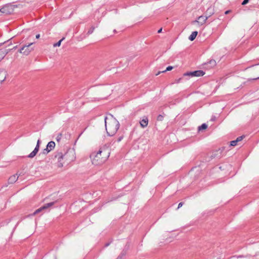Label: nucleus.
Wrapping results in <instances>:
<instances>
[{
  "label": "nucleus",
  "instance_id": "nucleus-23",
  "mask_svg": "<svg viewBox=\"0 0 259 259\" xmlns=\"http://www.w3.org/2000/svg\"><path fill=\"white\" fill-rule=\"evenodd\" d=\"M163 119V116L162 115H159L157 117V120L158 121H162Z\"/></svg>",
  "mask_w": 259,
  "mask_h": 259
},
{
  "label": "nucleus",
  "instance_id": "nucleus-30",
  "mask_svg": "<svg viewBox=\"0 0 259 259\" xmlns=\"http://www.w3.org/2000/svg\"><path fill=\"white\" fill-rule=\"evenodd\" d=\"M39 37H40V35L39 34H37V35H36V38H39Z\"/></svg>",
  "mask_w": 259,
  "mask_h": 259
},
{
  "label": "nucleus",
  "instance_id": "nucleus-13",
  "mask_svg": "<svg viewBox=\"0 0 259 259\" xmlns=\"http://www.w3.org/2000/svg\"><path fill=\"white\" fill-rule=\"evenodd\" d=\"M10 49H7L6 48L0 49V61L5 57L8 53Z\"/></svg>",
  "mask_w": 259,
  "mask_h": 259
},
{
  "label": "nucleus",
  "instance_id": "nucleus-18",
  "mask_svg": "<svg viewBox=\"0 0 259 259\" xmlns=\"http://www.w3.org/2000/svg\"><path fill=\"white\" fill-rule=\"evenodd\" d=\"M253 71L255 72L256 78H259V65L257 66H256L254 69Z\"/></svg>",
  "mask_w": 259,
  "mask_h": 259
},
{
  "label": "nucleus",
  "instance_id": "nucleus-9",
  "mask_svg": "<svg viewBox=\"0 0 259 259\" xmlns=\"http://www.w3.org/2000/svg\"><path fill=\"white\" fill-rule=\"evenodd\" d=\"M54 202H52L48 203H47V204H45L44 206H41L39 208H38L37 210H36L35 211V212H33V215L35 214H37L39 212H40L41 211H42L43 210H45V209H46L48 208L49 207L53 206L54 205Z\"/></svg>",
  "mask_w": 259,
  "mask_h": 259
},
{
  "label": "nucleus",
  "instance_id": "nucleus-29",
  "mask_svg": "<svg viewBox=\"0 0 259 259\" xmlns=\"http://www.w3.org/2000/svg\"><path fill=\"white\" fill-rule=\"evenodd\" d=\"M162 31V28H160L159 30H158V33H160Z\"/></svg>",
  "mask_w": 259,
  "mask_h": 259
},
{
  "label": "nucleus",
  "instance_id": "nucleus-16",
  "mask_svg": "<svg viewBox=\"0 0 259 259\" xmlns=\"http://www.w3.org/2000/svg\"><path fill=\"white\" fill-rule=\"evenodd\" d=\"M198 34V32L197 31H193L192 32V33H191V34L190 35V36L189 37V39L191 40V41H192L196 37L197 35Z\"/></svg>",
  "mask_w": 259,
  "mask_h": 259
},
{
  "label": "nucleus",
  "instance_id": "nucleus-5",
  "mask_svg": "<svg viewBox=\"0 0 259 259\" xmlns=\"http://www.w3.org/2000/svg\"><path fill=\"white\" fill-rule=\"evenodd\" d=\"M32 42H29L28 44L24 45L19 50V52L24 55H28L32 51Z\"/></svg>",
  "mask_w": 259,
  "mask_h": 259
},
{
  "label": "nucleus",
  "instance_id": "nucleus-24",
  "mask_svg": "<svg viewBox=\"0 0 259 259\" xmlns=\"http://www.w3.org/2000/svg\"><path fill=\"white\" fill-rule=\"evenodd\" d=\"M123 138V136L122 135L121 136H120L119 138H118V139H117V142H120Z\"/></svg>",
  "mask_w": 259,
  "mask_h": 259
},
{
  "label": "nucleus",
  "instance_id": "nucleus-12",
  "mask_svg": "<svg viewBox=\"0 0 259 259\" xmlns=\"http://www.w3.org/2000/svg\"><path fill=\"white\" fill-rule=\"evenodd\" d=\"M1 13L5 14H10L11 13V8L9 6H5L1 9Z\"/></svg>",
  "mask_w": 259,
  "mask_h": 259
},
{
  "label": "nucleus",
  "instance_id": "nucleus-32",
  "mask_svg": "<svg viewBox=\"0 0 259 259\" xmlns=\"http://www.w3.org/2000/svg\"><path fill=\"white\" fill-rule=\"evenodd\" d=\"M215 63V61H210V63Z\"/></svg>",
  "mask_w": 259,
  "mask_h": 259
},
{
  "label": "nucleus",
  "instance_id": "nucleus-33",
  "mask_svg": "<svg viewBox=\"0 0 259 259\" xmlns=\"http://www.w3.org/2000/svg\"><path fill=\"white\" fill-rule=\"evenodd\" d=\"M160 72H158V73H157L156 75H159V74L160 73Z\"/></svg>",
  "mask_w": 259,
  "mask_h": 259
},
{
  "label": "nucleus",
  "instance_id": "nucleus-10",
  "mask_svg": "<svg viewBox=\"0 0 259 259\" xmlns=\"http://www.w3.org/2000/svg\"><path fill=\"white\" fill-rule=\"evenodd\" d=\"M7 72L4 69H0V82L4 81L6 78Z\"/></svg>",
  "mask_w": 259,
  "mask_h": 259
},
{
  "label": "nucleus",
  "instance_id": "nucleus-20",
  "mask_svg": "<svg viewBox=\"0 0 259 259\" xmlns=\"http://www.w3.org/2000/svg\"><path fill=\"white\" fill-rule=\"evenodd\" d=\"M207 127V125L205 123L202 124L199 127L198 130L199 131H201L202 130H205Z\"/></svg>",
  "mask_w": 259,
  "mask_h": 259
},
{
  "label": "nucleus",
  "instance_id": "nucleus-21",
  "mask_svg": "<svg viewBox=\"0 0 259 259\" xmlns=\"http://www.w3.org/2000/svg\"><path fill=\"white\" fill-rule=\"evenodd\" d=\"M94 29H95V27H92L89 29V30L88 31V34H92V33L94 32Z\"/></svg>",
  "mask_w": 259,
  "mask_h": 259
},
{
  "label": "nucleus",
  "instance_id": "nucleus-1",
  "mask_svg": "<svg viewBox=\"0 0 259 259\" xmlns=\"http://www.w3.org/2000/svg\"><path fill=\"white\" fill-rule=\"evenodd\" d=\"M110 154V150L107 146L101 147L97 152L91 154L90 157L92 163L95 165L103 164L109 157Z\"/></svg>",
  "mask_w": 259,
  "mask_h": 259
},
{
  "label": "nucleus",
  "instance_id": "nucleus-2",
  "mask_svg": "<svg viewBox=\"0 0 259 259\" xmlns=\"http://www.w3.org/2000/svg\"><path fill=\"white\" fill-rule=\"evenodd\" d=\"M105 124L107 134L110 136L114 135L119 127V123L113 116L105 118Z\"/></svg>",
  "mask_w": 259,
  "mask_h": 259
},
{
  "label": "nucleus",
  "instance_id": "nucleus-22",
  "mask_svg": "<svg viewBox=\"0 0 259 259\" xmlns=\"http://www.w3.org/2000/svg\"><path fill=\"white\" fill-rule=\"evenodd\" d=\"M172 68H173V67L171 66H168L165 70L162 71L161 72H165L167 71H170V70H172Z\"/></svg>",
  "mask_w": 259,
  "mask_h": 259
},
{
  "label": "nucleus",
  "instance_id": "nucleus-11",
  "mask_svg": "<svg viewBox=\"0 0 259 259\" xmlns=\"http://www.w3.org/2000/svg\"><path fill=\"white\" fill-rule=\"evenodd\" d=\"M18 178H19V177L18 176V174L12 175L8 179V184H14L15 182H16L17 181V180L18 179Z\"/></svg>",
  "mask_w": 259,
  "mask_h": 259
},
{
  "label": "nucleus",
  "instance_id": "nucleus-17",
  "mask_svg": "<svg viewBox=\"0 0 259 259\" xmlns=\"http://www.w3.org/2000/svg\"><path fill=\"white\" fill-rule=\"evenodd\" d=\"M40 142V141L38 140L37 142V145L35 148V149L33 150V156H34L37 153L38 149H39V145Z\"/></svg>",
  "mask_w": 259,
  "mask_h": 259
},
{
  "label": "nucleus",
  "instance_id": "nucleus-6",
  "mask_svg": "<svg viewBox=\"0 0 259 259\" xmlns=\"http://www.w3.org/2000/svg\"><path fill=\"white\" fill-rule=\"evenodd\" d=\"M55 145V143L54 141L49 142L46 148L43 150L42 153L45 155L47 154L49 152L54 149Z\"/></svg>",
  "mask_w": 259,
  "mask_h": 259
},
{
  "label": "nucleus",
  "instance_id": "nucleus-34",
  "mask_svg": "<svg viewBox=\"0 0 259 259\" xmlns=\"http://www.w3.org/2000/svg\"><path fill=\"white\" fill-rule=\"evenodd\" d=\"M81 134H82V133H81L80 135H79V137H80Z\"/></svg>",
  "mask_w": 259,
  "mask_h": 259
},
{
  "label": "nucleus",
  "instance_id": "nucleus-26",
  "mask_svg": "<svg viewBox=\"0 0 259 259\" xmlns=\"http://www.w3.org/2000/svg\"><path fill=\"white\" fill-rule=\"evenodd\" d=\"M183 205V203L182 202H180L179 205H178V208H180L181 206H182Z\"/></svg>",
  "mask_w": 259,
  "mask_h": 259
},
{
  "label": "nucleus",
  "instance_id": "nucleus-27",
  "mask_svg": "<svg viewBox=\"0 0 259 259\" xmlns=\"http://www.w3.org/2000/svg\"><path fill=\"white\" fill-rule=\"evenodd\" d=\"M28 157L32 158V152L28 155Z\"/></svg>",
  "mask_w": 259,
  "mask_h": 259
},
{
  "label": "nucleus",
  "instance_id": "nucleus-14",
  "mask_svg": "<svg viewBox=\"0 0 259 259\" xmlns=\"http://www.w3.org/2000/svg\"><path fill=\"white\" fill-rule=\"evenodd\" d=\"M244 138V136H240L238 137L235 140L230 142V145L232 146H235L237 145V143L241 141Z\"/></svg>",
  "mask_w": 259,
  "mask_h": 259
},
{
  "label": "nucleus",
  "instance_id": "nucleus-8",
  "mask_svg": "<svg viewBox=\"0 0 259 259\" xmlns=\"http://www.w3.org/2000/svg\"><path fill=\"white\" fill-rule=\"evenodd\" d=\"M207 18L208 17L206 16H200L198 18L197 20L193 21L192 23L195 24L197 23L199 25H202L206 22Z\"/></svg>",
  "mask_w": 259,
  "mask_h": 259
},
{
  "label": "nucleus",
  "instance_id": "nucleus-28",
  "mask_svg": "<svg viewBox=\"0 0 259 259\" xmlns=\"http://www.w3.org/2000/svg\"><path fill=\"white\" fill-rule=\"evenodd\" d=\"M61 134H60L59 135V136H58V137L57 138V141H59L60 140V139L61 138Z\"/></svg>",
  "mask_w": 259,
  "mask_h": 259
},
{
  "label": "nucleus",
  "instance_id": "nucleus-15",
  "mask_svg": "<svg viewBox=\"0 0 259 259\" xmlns=\"http://www.w3.org/2000/svg\"><path fill=\"white\" fill-rule=\"evenodd\" d=\"M148 123V119L147 117L143 119L140 122V125L142 128L146 127L147 126Z\"/></svg>",
  "mask_w": 259,
  "mask_h": 259
},
{
  "label": "nucleus",
  "instance_id": "nucleus-25",
  "mask_svg": "<svg viewBox=\"0 0 259 259\" xmlns=\"http://www.w3.org/2000/svg\"><path fill=\"white\" fill-rule=\"evenodd\" d=\"M249 2V0H244L243 2L242 3V5H245L246 4H247Z\"/></svg>",
  "mask_w": 259,
  "mask_h": 259
},
{
  "label": "nucleus",
  "instance_id": "nucleus-7",
  "mask_svg": "<svg viewBox=\"0 0 259 259\" xmlns=\"http://www.w3.org/2000/svg\"><path fill=\"white\" fill-rule=\"evenodd\" d=\"M205 73L202 70H197L193 72H187L184 74L185 75L191 76H202Z\"/></svg>",
  "mask_w": 259,
  "mask_h": 259
},
{
  "label": "nucleus",
  "instance_id": "nucleus-35",
  "mask_svg": "<svg viewBox=\"0 0 259 259\" xmlns=\"http://www.w3.org/2000/svg\"><path fill=\"white\" fill-rule=\"evenodd\" d=\"M0 13H1V10L0 9Z\"/></svg>",
  "mask_w": 259,
  "mask_h": 259
},
{
  "label": "nucleus",
  "instance_id": "nucleus-3",
  "mask_svg": "<svg viewBox=\"0 0 259 259\" xmlns=\"http://www.w3.org/2000/svg\"><path fill=\"white\" fill-rule=\"evenodd\" d=\"M52 163L57 168H62L66 163L63 153L61 152H56L53 159Z\"/></svg>",
  "mask_w": 259,
  "mask_h": 259
},
{
  "label": "nucleus",
  "instance_id": "nucleus-19",
  "mask_svg": "<svg viewBox=\"0 0 259 259\" xmlns=\"http://www.w3.org/2000/svg\"><path fill=\"white\" fill-rule=\"evenodd\" d=\"M65 39L64 37L62 38L61 39H60L58 42L56 43V44H54L53 45V47H59L61 45V42L63 40H64Z\"/></svg>",
  "mask_w": 259,
  "mask_h": 259
},
{
  "label": "nucleus",
  "instance_id": "nucleus-4",
  "mask_svg": "<svg viewBox=\"0 0 259 259\" xmlns=\"http://www.w3.org/2000/svg\"><path fill=\"white\" fill-rule=\"evenodd\" d=\"M63 155L66 163H70L73 161L75 158V152L73 150H69L63 153Z\"/></svg>",
  "mask_w": 259,
  "mask_h": 259
},
{
  "label": "nucleus",
  "instance_id": "nucleus-31",
  "mask_svg": "<svg viewBox=\"0 0 259 259\" xmlns=\"http://www.w3.org/2000/svg\"><path fill=\"white\" fill-rule=\"evenodd\" d=\"M230 12V11H227L225 12V14H228Z\"/></svg>",
  "mask_w": 259,
  "mask_h": 259
}]
</instances>
